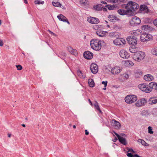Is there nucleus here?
<instances>
[{
  "instance_id": "obj_32",
  "label": "nucleus",
  "mask_w": 157,
  "mask_h": 157,
  "mask_svg": "<svg viewBox=\"0 0 157 157\" xmlns=\"http://www.w3.org/2000/svg\"><path fill=\"white\" fill-rule=\"evenodd\" d=\"M151 53L153 55L157 56V47H155L152 49Z\"/></svg>"
},
{
  "instance_id": "obj_60",
  "label": "nucleus",
  "mask_w": 157,
  "mask_h": 157,
  "mask_svg": "<svg viewBox=\"0 0 157 157\" xmlns=\"http://www.w3.org/2000/svg\"><path fill=\"white\" fill-rule=\"evenodd\" d=\"M11 136V135L10 134H8V136L9 137H10Z\"/></svg>"
},
{
  "instance_id": "obj_64",
  "label": "nucleus",
  "mask_w": 157,
  "mask_h": 157,
  "mask_svg": "<svg viewBox=\"0 0 157 157\" xmlns=\"http://www.w3.org/2000/svg\"><path fill=\"white\" fill-rule=\"evenodd\" d=\"M62 9H65V7H64V6H62Z\"/></svg>"
},
{
  "instance_id": "obj_15",
  "label": "nucleus",
  "mask_w": 157,
  "mask_h": 157,
  "mask_svg": "<svg viewBox=\"0 0 157 157\" xmlns=\"http://www.w3.org/2000/svg\"><path fill=\"white\" fill-rule=\"evenodd\" d=\"M84 57L87 59H90L93 57V54L89 51H87L84 52Z\"/></svg>"
},
{
  "instance_id": "obj_23",
  "label": "nucleus",
  "mask_w": 157,
  "mask_h": 157,
  "mask_svg": "<svg viewBox=\"0 0 157 157\" xmlns=\"http://www.w3.org/2000/svg\"><path fill=\"white\" fill-rule=\"evenodd\" d=\"M67 50L69 52L75 56H76L77 55V52L76 50L73 49L70 47H69L67 48Z\"/></svg>"
},
{
  "instance_id": "obj_13",
  "label": "nucleus",
  "mask_w": 157,
  "mask_h": 157,
  "mask_svg": "<svg viewBox=\"0 0 157 157\" xmlns=\"http://www.w3.org/2000/svg\"><path fill=\"white\" fill-rule=\"evenodd\" d=\"M90 69L91 72L93 74H96L98 71V66L95 63L91 64L90 67Z\"/></svg>"
},
{
  "instance_id": "obj_34",
  "label": "nucleus",
  "mask_w": 157,
  "mask_h": 157,
  "mask_svg": "<svg viewBox=\"0 0 157 157\" xmlns=\"http://www.w3.org/2000/svg\"><path fill=\"white\" fill-rule=\"evenodd\" d=\"M52 4L53 6H54L60 7L61 6V4L59 2H53Z\"/></svg>"
},
{
  "instance_id": "obj_52",
  "label": "nucleus",
  "mask_w": 157,
  "mask_h": 157,
  "mask_svg": "<svg viewBox=\"0 0 157 157\" xmlns=\"http://www.w3.org/2000/svg\"><path fill=\"white\" fill-rule=\"evenodd\" d=\"M78 75L79 76H80L81 77V76L82 75V73L81 71H78Z\"/></svg>"
},
{
  "instance_id": "obj_46",
  "label": "nucleus",
  "mask_w": 157,
  "mask_h": 157,
  "mask_svg": "<svg viewBox=\"0 0 157 157\" xmlns=\"http://www.w3.org/2000/svg\"><path fill=\"white\" fill-rule=\"evenodd\" d=\"M102 84L104 85V86L106 87L107 84V81H102L101 82Z\"/></svg>"
},
{
  "instance_id": "obj_12",
  "label": "nucleus",
  "mask_w": 157,
  "mask_h": 157,
  "mask_svg": "<svg viewBox=\"0 0 157 157\" xmlns=\"http://www.w3.org/2000/svg\"><path fill=\"white\" fill-rule=\"evenodd\" d=\"M119 55L121 57L124 59H128L130 56L128 52L124 50H121L120 52Z\"/></svg>"
},
{
  "instance_id": "obj_33",
  "label": "nucleus",
  "mask_w": 157,
  "mask_h": 157,
  "mask_svg": "<svg viewBox=\"0 0 157 157\" xmlns=\"http://www.w3.org/2000/svg\"><path fill=\"white\" fill-rule=\"evenodd\" d=\"M138 142H140L141 144L145 146H148V144L147 143H146L142 139H139L138 140Z\"/></svg>"
},
{
  "instance_id": "obj_50",
  "label": "nucleus",
  "mask_w": 157,
  "mask_h": 157,
  "mask_svg": "<svg viewBox=\"0 0 157 157\" xmlns=\"http://www.w3.org/2000/svg\"><path fill=\"white\" fill-rule=\"evenodd\" d=\"M49 33L52 35L54 36H56V35L54 33H53V32H52L50 30H48V31Z\"/></svg>"
},
{
  "instance_id": "obj_18",
  "label": "nucleus",
  "mask_w": 157,
  "mask_h": 157,
  "mask_svg": "<svg viewBox=\"0 0 157 157\" xmlns=\"http://www.w3.org/2000/svg\"><path fill=\"white\" fill-rule=\"evenodd\" d=\"M117 11L118 13L121 15H124L126 14L128 16H131L129 13L128 12L127 10H125L123 9H119Z\"/></svg>"
},
{
  "instance_id": "obj_55",
  "label": "nucleus",
  "mask_w": 157,
  "mask_h": 157,
  "mask_svg": "<svg viewBox=\"0 0 157 157\" xmlns=\"http://www.w3.org/2000/svg\"><path fill=\"white\" fill-rule=\"evenodd\" d=\"M85 134L86 135H88L89 134V132L87 131V130H85Z\"/></svg>"
},
{
  "instance_id": "obj_63",
  "label": "nucleus",
  "mask_w": 157,
  "mask_h": 157,
  "mask_svg": "<svg viewBox=\"0 0 157 157\" xmlns=\"http://www.w3.org/2000/svg\"><path fill=\"white\" fill-rule=\"evenodd\" d=\"M76 126H75V125H74L73 126V128H75H75H76Z\"/></svg>"
},
{
  "instance_id": "obj_40",
  "label": "nucleus",
  "mask_w": 157,
  "mask_h": 157,
  "mask_svg": "<svg viewBox=\"0 0 157 157\" xmlns=\"http://www.w3.org/2000/svg\"><path fill=\"white\" fill-rule=\"evenodd\" d=\"M34 3L35 4H43L44 2V1L40 2L39 0H37L35 1Z\"/></svg>"
},
{
  "instance_id": "obj_49",
  "label": "nucleus",
  "mask_w": 157,
  "mask_h": 157,
  "mask_svg": "<svg viewBox=\"0 0 157 157\" xmlns=\"http://www.w3.org/2000/svg\"><path fill=\"white\" fill-rule=\"evenodd\" d=\"M129 66H132L133 65V62L130 61L129 60Z\"/></svg>"
},
{
  "instance_id": "obj_2",
  "label": "nucleus",
  "mask_w": 157,
  "mask_h": 157,
  "mask_svg": "<svg viewBox=\"0 0 157 157\" xmlns=\"http://www.w3.org/2000/svg\"><path fill=\"white\" fill-rule=\"evenodd\" d=\"M101 41L98 39H94L90 41L91 47L96 51H99L101 47Z\"/></svg>"
},
{
  "instance_id": "obj_9",
  "label": "nucleus",
  "mask_w": 157,
  "mask_h": 157,
  "mask_svg": "<svg viewBox=\"0 0 157 157\" xmlns=\"http://www.w3.org/2000/svg\"><path fill=\"white\" fill-rule=\"evenodd\" d=\"M127 40L129 44L132 45H135L137 43V38L133 36L128 37L127 38Z\"/></svg>"
},
{
  "instance_id": "obj_38",
  "label": "nucleus",
  "mask_w": 157,
  "mask_h": 157,
  "mask_svg": "<svg viewBox=\"0 0 157 157\" xmlns=\"http://www.w3.org/2000/svg\"><path fill=\"white\" fill-rule=\"evenodd\" d=\"M135 105L137 107H140L142 106H143L140 100H139L137 101V102L136 103Z\"/></svg>"
},
{
  "instance_id": "obj_4",
  "label": "nucleus",
  "mask_w": 157,
  "mask_h": 157,
  "mask_svg": "<svg viewBox=\"0 0 157 157\" xmlns=\"http://www.w3.org/2000/svg\"><path fill=\"white\" fill-rule=\"evenodd\" d=\"M137 100V98L134 95H129L125 97V102L128 104H130L135 102Z\"/></svg>"
},
{
  "instance_id": "obj_54",
  "label": "nucleus",
  "mask_w": 157,
  "mask_h": 157,
  "mask_svg": "<svg viewBox=\"0 0 157 157\" xmlns=\"http://www.w3.org/2000/svg\"><path fill=\"white\" fill-rule=\"evenodd\" d=\"M120 136H121L122 137H125L126 136V135L124 134V133H121V134Z\"/></svg>"
},
{
  "instance_id": "obj_56",
  "label": "nucleus",
  "mask_w": 157,
  "mask_h": 157,
  "mask_svg": "<svg viewBox=\"0 0 157 157\" xmlns=\"http://www.w3.org/2000/svg\"><path fill=\"white\" fill-rule=\"evenodd\" d=\"M101 3H102L105 4H106V2H105V1H102L101 2Z\"/></svg>"
},
{
  "instance_id": "obj_41",
  "label": "nucleus",
  "mask_w": 157,
  "mask_h": 157,
  "mask_svg": "<svg viewBox=\"0 0 157 157\" xmlns=\"http://www.w3.org/2000/svg\"><path fill=\"white\" fill-rule=\"evenodd\" d=\"M94 10H100V7L98 5H96L94 6Z\"/></svg>"
},
{
  "instance_id": "obj_1",
  "label": "nucleus",
  "mask_w": 157,
  "mask_h": 157,
  "mask_svg": "<svg viewBox=\"0 0 157 157\" xmlns=\"http://www.w3.org/2000/svg\"><path fill=\"white\" fill-rule=\"evenodd\" d=\"M139 5L136 3L132 1L128 2L125 6V9L131 16L133 15L135 11L139 8Z\"/></svg>"
},
{
  "instance_id": "obj_47",
  "label": "nucleus",
  "mask_w": 157,
  "mask_h": 157,
  "mask_svg": "<svg viewBox=\"0 0 157 157\" xmlns=\"http://www.w3.org/2000/svg\"><path fill=\"white\" fill-rule=\"evenodd\" d=\"M124 77L125 78L127 79L129 77L128 75L127 74H124Z\"/></svg>"
},
{
  "instance_id": "obj_25",
  "label": "nucleus",
  "mask_w": 157,
  "mask_h": 157,
  "mask_svg": "<svg viewBox=\"0 0 157 157\" xmlns=\"http://www.w3.org/2000/svg\"><path fill=\"white\" fill-rule=\"evenodd\" d=\"M108 18L109 21H113L118 19L115 15L113 14L109 15L108 16Z\"/></svg>"
},
{
  "instance_id": "obj_24",
  "label": "nucleus",
  "mask_w": 157,
  "mask_h": 157,
  "mask_svg": "<svg viewBox=\"0 0 157 157\" xmlns=\"http://www.w3.org/2000/svg\"><path fill=\"white\" fill-rule=\"evenodd\" d=\"M141 29L142 30L148 31L151 30L152 28L148 25H144L141 26Z\"/></svg>"
},
{
  "instance_id": "obj_44",
  "label": "nucleus",
  "mask_w": 157,
  "mask_h": 157,
  "mask_svg": "<svg viewBox=\"0 0 157 157\" xmlns=\"http://www.w3.org/2000/svg\"><path fill=\"white\" fill-rule=\"evenodd\" d=\"M16 67L18 70H21L22 69V67L21 65H16Z\"/></svg>"
},
{
  "instance_id": "obj_62",
  "label": "nucleus",
  "mask_w": 157,
  "mask_h": 157,
  "mask_svg": "<svg viewBox=\"0 0 157 157\" xmlns=\"http://www.w3.org/2000/svg\"><path fill=\"white\" fill-rule=\"evenodd\" d=\"M104 87H105L103 88V90H106V87H105V86H104Z\"/></svg>"
},
{
  "instance_id": "obj_53",
  "label": "nucleus",
  "mask_w": 157,
  "mask_h": 157,
  "mask_svg": "<svg viewBox=\"0 0 157 157\" xmlns=\"http://www.w3.org/2000/svg\"><path fill=\"white\" fill-rule=\"evenodd\" d=\"M113 132L114 133V134L117 136V137L118 138H119L120 136L119 135H118L117 133L113 131Z\"/></svg>"
},
{
  "instance_id": "obj_21",
  "label": "nucleus",
  "mask_w": 157,
  "mask_h": 157,
  "mask_svg": "<svg viewBox=\"0 0 157 157\" xmlns=\"http://www.w3.org/2000/svg\"><path fill=\"white\" fill-rule=\"evenodd\" d=\"M153 77L150 74H147L144 76V79L146 81H151L154 79Z\"/></svg>"
},
{
  "instance_id": "obj_19",
  "label": "nucleus",
  "mask_w": 157,
  "mask_h": 157,
  "mask_svg": "<svg viewBox=\"0 0 157 157\" xmlns=\"http://www.w3.org/2000/svg\"><path fill=\"white\" fill-rule=\"evenodd\" d=\"M96 33L99 36L104 37L108 33L107 31L98 30L97 31Z\"/></svg>"
},
{
  "instance_id": "obj_37",
  "label": "nucleus",
  "mask_w": 157,
  "mask_h": 157,
  "mask_svg": "<svg viewBox=\"0 0 157 157\" xmlns=\"http://www.w3.org/2000/svg\"><path fill=\"white\" fill-rule=\"evenodd\" d=\"M143 105H144L147 102V100L145 98H142L140 100Z\"/></svg>"
},
{
  "instance_id": "obj_3",
  "label": "nucleus",
  "mask_w": 157,
  "mask_h": 157,
  "mask_svg": "<svg viewBox=\"0 0 157 157\" xmlns=\"http://www.w3.org/2000/svg\"><path fill=\"white\" fill-rule=\"evenodd\" d=\"M145 56V53L143 52L138 51L133 56V58L136 61L140 62L143 60Z\"/></svg>"
},
{
  "instance_id": "obj_39",
  "label": "nucleus",
  "mask_w": 157,
  "mask_h": 157,
  "mask_svg": "<svg viewBox=\"0 0 157 157\" xmlns=\"http://www.w3.org/2000/svg\"><path fill=\"white\" fill-rule=\"evenodd\" d=\"M140 31L139 30H135L133 32V34L136 36H138L140 35Z\"/></svg>"
},
{
  "instance_id": "obj_31",
  "label": "nucleus",
  "mask_w": 157,
  "mask_h": 157,
  "mask_svg": "<svg viewBox=\"0 0 157 157\" xmlns=\"http://www.w3.org/2000/svg\"><path fill=\"white\" fill-rule=\"evenodd\" d=\"M94 106L95 107V109H97L100 113H101V111L100 109L99 105H98V103L97 102H96L94 104Z\"/></svg>"
},
{
  "instance_id": "obj_11",
  "label": "nucleus",
  "mask_w": 157,
  "mask_h": 157,
  "mask_svg": "<svg viewBox=\"0 0 157 157\" xmlns=\"http://www.w3.org/2000/svg\"><path fill=\"white\" fill-rule=\"evenodd\" d=\"M122 71V68L120 67L116 66L112 68L111 69V73L113 75L119 74Z\"/></svg>"
},
{
  "instance_id": "obj_22",
  "label": "nucleus",
  "mask_w": 157,
  "mask_h": 157,
  "mask_svg": "<svg viewBox=\"0 0 157 157\" xmlns=\"http://www.w3.org/2000/svg\"><path fill=\"white\" fill-rule=\"evenodd\" d=\"M149 86L151 89H152L157 90V83L154 82H151L149 83Z\"/></svg>"
},
{
  "instance_id": "obj_59",
  "label": "nucleus",
  "mask_w": 157,
  "mask_h": 157,
  "mask_svg": "<svg viewBox=\"0 0 157 157\" xmlns=\"http://www.w3.org/2000/svg\"><path fill=\"white\" fill-rule=\"evenodd\" d=\"M103 11H107V9H106V8H105H105H103Z\"/></svg>"
},
{
  "instance_id": "obj_6",
  "label": "nucleus",
  "mask_w": 157,
  "mask_h": 157,
  "mask_svg": "<svg viewBox=\"0 0 157 157\" xmlns=\"http://www.w3.org/2000/svg\"><path fill=\"white\" fill-rule=\"evenodd\" d=\"M138 86L140 89L146 93H150L151 91V89L145 84H140Z\"/></svg>"
},
{
  "instance_id": "obj_29",
  "label": "nucleus",
  "mask_w": 157,
  "mask_h": 157,
  "mask_svg": "<svg viewBox=\"0 0 157 157\" xmlns=\"http://www.w3.org/2000/svg\"><path fill=\"white\" fill-rule=\"evenodd\" d=\"M79 2L82 6H87L88 5V3L86 0H80Z\"/></svg>"
},
{
  "instance_id": "obj_30",
  "label": "nucleus",
  "mask_w": 157,
  "mask_h": 157,
  "mask_svg": "<svg viewBox=\"0 0 157 157\" xmlns=\"http://www.w3.org/2000/svg\"><path fill=\"white\" fill-rule=\"evenodd\" d=\"M88 83L89 86L91 87H93L94 86V81L92 79H90L88 80Z\"/></svg>"
},
{
  "instance_id": "obj_16",
  "label": "nucleus",
  "mask_w": 157,
  "mask_h": 157,
  "mask_svg": "<svg viewBox=\"0 0 157 157\" xmlns=\"http://www.w3.org/2000/svg\"><path fill=\"white\" fill-rule=\"evenodd\" d=\"M57 17L59 20L63 22H67L69 25L70 24L66 17L62 14L57 16Z\"/></svg>"
},
{
  "instance_id": "obj_51",
  "label": "nucleus",
  "mask_w": 157,
  "mask_h": 157,
  "mask_svg": "<svg viewBox=\"0 0 157 157\" xmlns=\"http://www.w3.org/2000/svg\"><path fill=\"white\" fill-rule=\"evenodd\" d=\"M3 41L2 40H0V46H3Z\"/></svg>"
},
{
  "instance_id": "obj_27",
  "label": "nucleus",
  "mask_w": 157,
  "mask_h": 157,
  "mask_svg": "<svg viewBox=\"0 0 157 157\" xmlns=\"http://www.w3.org/2000/svg\"><path fill=\"white\" fill-rule=\"evenodd\" d=\"M129 50L131 52L135 54L138 51V48L134 46L130 47Z\"/></svg>"
},
{
  "instance_id": "obj_45",
  "label": "nucleus",
  "mask_w": 157,
  "mask_h": 157,
  "mask_svg": "<svg viewBox=\"0 0 157 157\" xmlns=\"http://www.w3.org/2000/svg\"><path fill=\"white\" fill-rule=\"evenodd\" d=\"M129 60L125 61L124 62V63L125 66L127 67H129Z\"/></svg>"
},
{
  "instance_id": "obj_26",
  "label": "nucleus",
  "mask_w": 157,
  "mask_h": 157,
  "mask_svg": "<svg viewBox=\"0 0 157 157\" xmlns=\"http://www.w3.org/2000/svg\"><path fill=\"white\" fill-rule=\"evenodd\" d=\"M120 142L124 145H126L127 144L126 140L125 138L120 136L118 138Z\"/></svg>"
},
{
  "instance_id": "obj_61",
  "label": "nucleus",
  "mask_w": 157,
  "mask_h": 157,
  "mask_svg": "<svg viewBox=\"0 0 157 157\" xmlns=\"http://www.w3.org/2000/svg\"><path fill=\"white\" fill-rule=\"evenodd\" d=\"M22 126L24 127H25V125L24 124H22Z\"/></svg>"
},
{
  "instance_id": "obj_5",
  "label": "nucleus",
  "mask_w": 157,
  "mask_h": 157,
  "mask_svg": "<svg viewBox=\"0 0 157 157\" xmlns=\"http://www.w3.org/2000/svg\"><path fill=\"white\" fill-rule=\"evenodd\" d=\"M113 43L115 45L122 46L125 44L126 42L124 39L118 37L113 40Z\"/></svg>"
},
{
  "instance_id": "obj_48",
  "label": "nucleus",
  "mask_w": 157,
  "mask_h": 157,
  "mask_svg": "<svg viewBox=\"0 0 157 157\" xmlns=\"http://www.w3.org/2000/svg\"><path fill=\"white\" fill-rule=\"evenodd\" d=\"M154 25L157 27V19H155L154 21Z\"/></svg>"
},
{
  "instance_id": "obj_42",
  "label": "nucleus",
  "mask_w": 157,
  "mask_h": 157,
  "mask_svg": "<svg viewBox=\"0 0 157 157\" xmlns=\"http://www.w3.org/2000/svg\"><path fill=\"white\" fill-rule=\"evenodd\" d=\"M148 133L150 134H153V132L152 131V128L150 126L148 127Z\"/></svg>"
},
{
  "instance_id": "obj_36",
  "label": "nucleus",
  "mask_w": 157,
  "mask_h": 157,
  "mask_svg": "<svg viewBox=\"0 0 157 157\" xmlns=\"http://www.w3.org/2000/svg\"><path fill=\"white\" fill-rule=\"evenodd\" d=\"M105 7H107L109 10L114 9L115 6L114 5H107L105 6Z\"/></svg>"
},
{
  "instance_id": "obj_57",
  "label": "nucleus",
  "mask_w": 157,
  "mask_h": 157,
  "mask_svg": "<svg viewBox=\"0 0 157 157\" xmlns=\"http://www.w3.org/2000/svg\"><path fill=\"white\" fill-rule=\"evenodd\" d=\"M117 140V138L116 137H115V138L114 139V140H113V142H116Z\"/></svg>"
},
{
  "instance_id": "obj_28",
  "label": "nucleus",
  "mask_w": 157,
  "mask_h": 157,
  "mask_svg": "<svg viewBox=\"0 0 157 157\" xmlns=\"http://www.w3.org/2000/svg\"><path fill=\"white\" fill-rule=\"evenodd\" d=\"M109 36L112 38H117L118 36L117 33H111L109 34Z\"/></svg>"
},
{
  "instance_id": "obj_10",
  "label": "nucleus",
  "mask_w": 157,
  "mask_h": 157,
  "mask_svg": "<svg viewBox=\"0 0 157 157\" xmlns=\"http://www.w3.org/2000/svg\"><path fill=\"white\" fill-rule=\"evenodd\" d=\"M87 21L89 22L92 24H97L99 22V21L98 18L91 17H88Z\"/></svg>"
},
{
  "instance_id": "obj_58",
  "label": "nucleus",
  "mask_w": 157,
  "mask_h": 157,
  "mask_svg": "<svg viewBox=\"0 0 157 157\" xmlns=\"http://www.w3.org/2000/svg\"><path fill=\"white\" fill-rule=\"evenodd\" d=\"M88 101H89V102H90V104L91 105H92V103L91 102V101L90 100V99H89V100H88Z\"/></svg>"
},
{
  "instance_id": "obj_17",
  "label": "nucleus",
  "mask_w": 157,
  "mask_h": 157,
  "mask_svg": "<svg viewBox=\"0 0 157 157\" xmlns=\"http://www.w3.org/2000/svg\"><path fill=\"white\" fill-rule=\"evenodd\" d=\"M140 10L141 13H148L149 11V9L146 6L142 5L140 6Z\"/></svg>"
},
{
  "instance_id": "obj_20",
  "label": "nucleus",
  "mask_w": 157,
  "mask_h": 157,
  "mask_svg": "<svg viewBox=\"0 0 157 157\" xmlns=\"http://www.w3.org/2000/svg\"><path fill=\"white\" fill-rule=\"evenodd\" d=\"M149 103L151 105H153L157 103V97H153L150 98L148 101Z\"/></svg>"
},
{
  "instance_id": "obj_8",
  "label": "nucleus",
  "mask_w": 157,
  "mask_h": 157,
  "mask_svg": "<svg viewBox=\"0 0 157 157\" xmlns=\"http://www.w3.org/2000/svg\"><path fill=\"white\" fill-rule=\"evenodd\" d=\"M152 36L146 33H143L140 36V40L142 42L147 41L152 39Z\"/></svg>"
},
{
  "instance_id": "obj_35",
  "label": "nucleus",
  "mask_w": 157,
  "mask_h": 157,
  "mask_svg": "<svg viewBox=\"0 0 157 157\" xmlns=\"http://www.w3.org/2000/svg\"><path fill=\"white\" fill-rule=\"evenodd\" d=\"M127 156L129 157H141V156H139L137 154H136L134 155H132V153H129L128 152L127 153Z\"/></svg>"
},
{
  "instance_id": "obj_14",
  "label": "nucleus",
  "mask_w": 157,
  "mask_h": 157,
  "mask_svg": "<svg viewBox=\"0 0 157 157\" xmlns=\"http://www.w3.org/2000/svg\"><path fill=\"white\" fill-rule=\"evenodd\" d=\"M111 123L113 126H114L116 129H120L121 127L120 123L118 121L114 119H113L111 121Z\"/></svg>"
},
{
  "instance_id": "obj_43",
  "label": "nucleus",
  "mask_w": 157,
  "mask_h": 157,
  "mask_svg": "<svg viewBox=\"0 0 157 157\" xmlns=\"http://www.w3.org/2000/svg\"><path fill=\"white\" fill-rule=\"evenodd\" d=\"M127 149L128 150V152H132V153H135V151L132 148H130L128 147H127Z\"/></svg>"
},
{
  "instance_id": "obj_7",
  "label": "nucleus",
  "mask_w": 157,
  "mask_h": 157,
  "mask_svg": "<svg viewBox=\"0 0 157 157\" xmlns=\"http://www.w3.org/2000/svg\"><path fill=\"white\" fill-rule=\"evenodd\" d=\"M141 22L140 19L138 17L135 16L133 17L129 21V23L131 26L134 25L140 24Z\"/></svg>"
}]
</instances>
